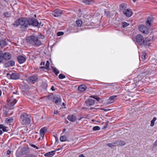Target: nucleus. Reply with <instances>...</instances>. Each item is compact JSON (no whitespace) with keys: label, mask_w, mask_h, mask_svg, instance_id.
Masks as SVG:
<instances>
[{"label":"nucleus","mask_w":157,"mask_h":157,"mask_svg":"<svg viewBox=\"0 0 157 157\" xmlns=\"http://www.w3.org/2000/svg\"><path fill=\"white\" fill-rule=\"evenodd\" d=\"M41 22H38L36 19L34 18L29 20L25 18L21 17L16 21L14 22L13 25L15 27H17L20 25L22 27L26 28L30 25L35 26H38L39 27L41 25ZM41 25L42 26L43 25Z\"/></svg>","instance_id":"f257e3e1"},{"label":"nucleus","mask_w":157,"mask_h":157,"mask_svg":"<svg viewBox=\"0 0 157 157\" xmlns=\"http://www.w3.org/2000/svg\"><path fill=\"white\" fill-rule=\"evenodd\" d=\"M26 40L28 43L34 45L39 46L41 44V41L38 40L36 37L34 36H28Z\"/></svg>","instance_id":"f03ea898"},{"label":"nucleus","mask_w":157,"mask_h":157,"mask_svg":"<svg viewBox=\"0 0 157 157\" xmlns=\"http://www.w3.org/2000/svg\"><path fill=\"white\" fill-rule=\"evenodd\" d=\"M20 121L22 124H29L31 122L30 116L26 113H23L21 115Z\"/></svg>","instance_id":"7ed1b4c3"},{"label":"nucleus","mask_w":157,"mask_h":157,"mask_svg":"<svg viewBox=\"0 0 157 157\" xmlns=\"http://www.w3.org/2000/svg\"><path fill=\"white\" fill-rule=\"evenodd\" d=\"M136 42L139 45H141L144 44L145 45L147 44L143 36L140 34L137 35L136 37Z\"/></svg>","instance_id":"20e7f679"},{"label":"nucleus","mask_w":157,"mask_h":157,"mask_svg":"<svg viewBox=\"0 0 157 157\" xmlns=\"http://www.w3.org/2000/svg\"><path fill=\"white\" fill-rule=\"evenodd\" d=\"M13 97L12 95H10L8 96V99L7 100L8 105L10 107L14 106L17 102L16 99L12 98Z\"/></svg>","instance_id":"39448f33"},{"label":"nucleus","mask_w":157,"mask_h":157,"mask_svg":"<svg viewBox=\"0 0 157 157\" xmlns=\"http://www.w3.org/2000/svg\"><path fill=\"white\" fill-rule=\"evenodd\" d=\"M138 28L139 30L144 34H147L149 33V29L145 25H140L138 26Z\"/></svg>","instance_id":"423d86ee"},{"label":"nucleus","mask_w":157,"mask_h":157,"mask_svg":"<svg viewBox=\"0 0 157 157\" xmlns=\"http://www.w3.org/2000/svg\"><path fill=\"white\" fill-rule=\"evenodd\" d=\"M7 75L8 77H10L11 79L13 80L19 79L20 78L19 74L16 72L12 73L11 74L7 73Z\"/></svg>","instance_id":"0eeeda50"},{"label":"nucleus","mask_w":157,"mask_h":157,"mask_svg":"<svg viewBox=\"0 0 157 157\" xmlns=\"http://www.w3.org/2000/svg\"><path fill=\"white\" fill-rule=\"evenodd\" d=\"M2 54L3 60L4 59L7 60H9L12 57L11 54L8 52L3 53L2 52Z\"/></svg>","instance_id":"6e6552de"},{"label":"nucleus","mask_w":157,"mask_h":157,"mask_svg":"<svg viewBox=\"0 0 157 157\" xmlns=\"http://www.w3.org/2000/svg\"><path fill=\"white\" fill-rule=\"evenodd\" d=\"M38 78L36 76L33 75L29 77L28 79V81L29 83H34L38 80Z\"/></svg>","instance_id":"1a4fd4ad"},{"label":"nucleus","mask_w":157,"mask_h":157,"mask_svg":"<svg viewBox=\"0 0 157 157\" xmlns=\"http://www.w3.org/2000/svg\"><path fill=\"white\" fill-rule=\"evenodd\" d=\"M123 13V14L127 17H130L132 14V12L131 10L129 9L124 10Z\"/></svg>","instance_id":"9d476101"},{"label":"nucleus","mask_w":157,"mask_h":157,"mask_svg":"<svg viewBox=\"0 0 157 157\" xmlns=\"http://www.w3.org/2000/svg\"><path fill=\"white\" fill-rule=\"evenodd\" d=\"M62 13V11L60 10L56 9L52 12V15L55 17H58L61 16Z\"/></svg>","instance_id":"9b49d317"},{"label":"nucleus","mask_w":157,"mask_h":157,"mask_svg":"<svg viewBox=\"0 0 157 157\" xmlns=\"http://www.w3.org/2000/svg\"><path fill=\"white\" fill-rule=\"evenodd\" d=\"M52 101L57 105H60L61 103V99L58 97L55 96L53 98Z\"/></svg>","instance_id":"f8f14e48"},{"label":"nucleus","mask_w":157,"mask_h":157,"mask_svg":"<svg viewBox=\"0 0 157 157\" xmlns=\"http://www.w3.org/2000/svg\"><path fill=\"white\" fill-rule=\"evenodd\" d=\"M153 20V17L151 16L148 17L146 21V24L148 27L151 26L152 25V21Z\"/></svg>","instance_id":"ddd939ff"},{"label":"nucleus","mask_w":157,"mask_h":157,"mask_svg":"<svg viewBox=\"0 0 157 157\" xmlns=\"http://www.w3.org/2000/svg\"><path fill=\"white\" fill-rule=\"evenodd\" d=\"M85 104L86 106H89L94 105L95 104V101L91 99H89L86 100Z\"/></svg>","instance_id":"4468645a"},{"label":"nucleus","mask_w":157,"mask_h":157,"mask_svg":"<svg viewBox=\"0 0 157 157\" xmlns=\"http://www.w3.org/2000/svg\"><path fill=\"white\" fill-rule=\"evenodd\" d=\"M26 60V58L22 56H19L17 57V60L20 64L24 63Z\"/></svg>","instance_id":"2eb2a0df"},{"label":"nucleus","mask_w":157,"mask_h":157,"mask_svg":"<svg viewBox=\"0 0 157 157\" xmlns=\"http://www.w3.org/2000/svg\"><path fill=\"white\" fill-rule=\"evenodd\" d=\"M63 148V147H62L60 149L59 148L57 150V151H59L60 149H62ZM56 151H53L49 152H48L44 154V156H45L48 157H52L55 154V152Z\"/></svg>","instance_id":"dca6fc26"},{"label":"nucleus","mask_w":157,"mask_h":157,"mask_svg":"<svg viewBox=\"0 0 157 157\" xmlns=\"http://www.w3.org/2000/svg\"><path fill=\"white\" fill-rule=\"evenodd\" d=\"M47 128L46 127L42 128L40 130V133L42 137H44L45 133L47 132Z\"/></svg>","instance_id":"f3484780"},{"label":"nucleus","mask_w":157,"mask_h":157,"mask_svg":"<svg viewBox=\"0 0 157 157\" xmlns=\"http://www.w3.org/2000/svg\"><path fill=\"white\" fill-rule=\"evenodd\" d=\"M67 119L70 121L73 122L76 120L77 117L75 116L72 114H71L68 116Z\"/></svg>","instance_id":"a211bd4d"},{"label":"nucleus","mask_w":157,"mask_h":157,"mask_svg":"<svg viewBox=\"0 0 157 157\" xmlns=\"http://www.w3.org/2000/svg\"><path fill=\"white\" fill-rule=\"evenodd\" d=\"M114 144H115V146L119 145L123 146L125 145V143L124 141L119 140L114 142Z\"/></svg>","instance_id":"6ab92c4d"},{"label":"nucleus","mask_w":157,"mask_h":157,"mask_svg":"<svg viewBox=\"0 0 157 157\" xmlns=\"http://www.w3.org/2000/svg\"><path fill=\"white\" fill-rule=\"evenodd\" d=\"M29 152L28 150L27 149L23 147L21 148L19 154L21 155H22L26 154Z\"/></svg>","instance_id":"aec40b11"},{"label":"nucleus","mask_w":157,"mask_h":157,"mask_svg":"<svg viewBox=\"0 0 157 157\" xmlns=\"http://www.w3.org/2000/svg\"><path fill=\"white\" fill-rule=\"evenodd\" d=\"M15 64V62L12 60L7 61L5 64V65L6 67H9L13 66Z\"/></svg>","instance_id":"412c9836"},{"label":"nucleus","mask_w":157,"mask_h":157,"mask_svg":"<svg viewBox=\"0 0 157 157\" xmlns=\"http://www.w3.org/2000/svg\"><path fill=\"white\" fill-rule=\"evenodd\" d=\"M7 45L5 39H0V48H2Z\"/></svg>","instance_id":"4be33fe9"},{"label":"nucleus","mask_w":157,"mask_h":157,"mask_svg":"<svg viewBox=\"0 0 157 157\" xmlns=\"http://www.w3.org/2000/svg\"><path fill=\"white\" fill-rule=\"evenodd\" d=\"M76 24L74 26L76 29H77L78 27H81L82 24V21L80 20H78L75 22Z\"/></svg>","instance_id":"5701e85b"},{"label":"nucleus","mask_w":157,"mask_h":157,"mask_svg":"<svg viewBox=\"0 0 157 157\" xmlns=\"http://www.w3.org/2000/svg\"><path fill=\"white\" fill-rule=\"evenodd\" d=\"M86 87L84 85H81L79 86L78 88V90L80 92H83L86 89Z\"/></svg>","instance_id":"b1692460"},{"label":"nucleus","mask_w":157,"mask_h":157,"mask_svg":"<svg viewBox=\"0 0 157 157\" xmlns=\"http://www.w3.org/2000/svg\"><path fill=\"white\" fill-rule=\"evenodd\" d=\"M83 3L86 5H90L93 4L94 2V0H82Z\"/></svg>","instance_id":"393cba45"},{"label":"nucleus","mask_w":157,"mask_h":157,"mask_svg":"<svg viewBox=\"0 0 157 157\" xmlns=\"http://www.w3.org/2000/svg\"><path fill=\"white\" fill-rule=\"evenodd\" d=\"M7 127L4 126V125L2 124H0V129H2L4 132L7 131Z\"/></svg>","instance_id":"a878e982"},{"label":"nucleus","mask_w":157,"mask_h":157,"mask_svg":"<svg viewBox=\"0 0 157 157\" xmlns=\"http://www.w3.org/2000/svg\"><path fill=\"white\" fill-rule=\"evenodd\" d=\"M52 69L53 70V72L56 75H57L59 73V71L57 69L56 67H52Z\"/></svg>","instance_id":"bb28decb"},{"label":"nucleus","mask_w":157,"mask_h":157,"mask_svg":"<svg viewBox=\"0 0 157 157\" xmlns=\"http://www.w3.org/2000/svg\"><path fill=\"white\" fill-rule=\"evenodd\" d=\"M67 139V137L65 136H63L60 137V140L62 142H65Z\"/></svg>","instance_id":"cd10ccee"},{"label":"nucleus","mask_w":157,"mask_h":157,"mask_svg":"<svg viewBox=\"0 0 157 157\" xmlns=\"http://www.w3.org/2000/svg\"><path fill=\"white\" fill-rule=\"evenodd\" d=\"M50 63L48 61H47L46 64L45 68L47 70H49Z\"/></svg>","instance_id":"c85d7f7f"},{"label":"nucleus","mask_w":157,"mask_h":157,"mask_svg":"<svg viewBox=\"0 0 157 157\" xmlns=\"http://www.w3.org/2000/svg\"><path fill=\"white\" fill-rule=\"evenodd\" d=\"M156 118L155 117H154L153 120L151 121V126H153L154 124V122L156 120Z\"/></svg>","instance_id":"c756f323"},{"label":"nucleus","mask_w":157,"mask_h":157,"mask_svg":"<svg viewBox=\"0 0 157 157\" xmlns=\"http://www.w3.org/2000/svg\"><path fill=\"white\" fill-rule=\"evenodd\" d=\"M117 97V96L116 95H113L110 96L109 99L110 101L116 99V98Z\"/></svg>","instance_id":"7c9ffc66"},{"label":"nucleus","mask_w":157,"mask_h":157,"mask_svg":"<svg viewBox=\"0 0 157 157\" xmlns=\"http://www.w3.org/2000/svg\"><path fill=\"white\" fill-rule=\"evenodd\" d=\"M13 121V119L11 118H7L5 122L7 123H9Z\"/></svg>","instance_id":"2f4dec72"},{"label":"nucleus","mask_w":157,"mask_h":157,"mask_svg":"<svg viewBox=\"0 0 157 157\" xmlns=\"http://www.w3.org/2000/svg\"><path fill=\"white\" fill-rule=\"evenodd\" d=\"M5 17H9L11 16L10 13L8 12H6L4 13Z\"/></svg>","instance_id":"473e14b6"},{"label":"nucleus","mask_w":157,"mask_h":157,"mask_svg":"<svg viewBox=\"0 0 157 157\" xmlns=\"http://www.w3.org/2000/svg\"><path fill=\"white\" fill-rule=\"evenodd\" d=\"M100 127L98 126H96L93 128V130L94 131H96L100 130Z\"/></svg>","instance_id":"72a5a7b5"},{"label":"nucleus","mask_w":157,"mask_h":157,"mask_svg":"<svg viewBox=\"0 0 157 157\" xmlns=\"http://www.w3.org/2000/svg\"><path fill=\"white\" fill-rule=\"evenodd\" d=\"M59 78L60 79H63L65 78V76L63 74H60L59 75Z\"/></svg>","instance_id":"f704fd0d"},{"label":"nucleus","mask_w":157,"mask_h":157,"mask_svg":"<svg viewBox=\"0 0 157 157\" xmlns=\"http://www.w3.org/2000/svg\"><path fill=\"white\" fill-rule=\"evenodd\" d=\"M107 145L110 147L115 146V144H114V142L112 143H108Z\"/></svg>","instance_id":"c9c22d12"},{"label":"nucleus","mask_w":157,"mask_h":157,"mask_svg":"<svg viewBox=\"0 0 157 157\" xmlns=\"http://www.w3.org/2000/svg\"><path fill=\"white\" fill-rule=\"evenodd\" d=\"M24 157H36L35 155L33 154H30L24 156Z\"/></svg>","instance_id":"e433bc0d"},{"label":"nucleus","mask_w":157,"mask_h":157,"mask_svg":"<svg viewBox=\"0 0 157 157\" xmlns=\"http://www.w3.org/2000/svg\"><path fill=\"white\" fill-rule=\"evenodd\" d=\"M2 51H0V63L3 61Z\"/></svg>","instance_id":"4c0bfd02"},{"label":"nucleus","mask_w":157,"mask_h":157,"mask_svg":"<svg viewBox=\"0 0 157 157\" xmlns=\"http://www.w3.org/2000/svg\"><path fill=\"white\" fill-rule=\"evenodd\" d=\"M64 34V33L63 32H59L57 33V35L58 36L63 35Z\"/></svg>","instance_id":"58836bf2"},{"label":"nucleus","mask_w":157,"mask_h":157,"mask_svg":"<svg viewBox=\"0 0 157 157\" xmlns=\"http://www.w3.org/2000/svg\"><path fill=\"white\" fill-rule=\"evenodd\" d=\"M128 25V24L126 22L123 23V27H125Z\"/></svg>","instance_id":"ea45409f"},{"label":"nucleus","mask_w":157,"mask_h":157,"mask_svg":"<svg viewBox=\"0 0 157 157\" xmlns=\"http://www.w3.org/2000/svg\"><path fill=\"white\" fill-rule=\"evenodd\" d=\"M105 14L107 16H108L110 14V12L108 11L105 10Z\"/></svg>","instance_id":"a19ab883"},{"label":"nucleus","mask_w":157,"mask_h":157,"mask_svg":"<svg viewBox=\"0 0 157 157\" xmlns=\"http://www.w3.org/2000/svg\"><path fill=\"white\" fill-rule=\"evenodd\" d=\"M124 4H122L121 5V6H120V8L121 10L123 9L124 8Z\"/></svg>","instance_id":"79ce46f5"},{"label":"nucleus","mask_w":157,"mask_h":157,"mask_svg":"<svg viewBox=\"0 0 157 157\" xmlns=\"http://www.w3.org/2000/svg\"><path fill=\"white\" fill-rule=\"evenodd\" d=\"M153 145L154 147L157 146V140H156L153 144Z\"/></svg>","instance_id":"37998d69"},{"label":"nucleus","mask_w":157,"mask_h":157,"mask_svg":"<svg viewBox=\"0 0 157 157\" xmlns=\"http://www.w3.org/2000/svg\"><path fill=\"white\" fill-rule=\"evenodd\" d=\"M31 147H32L34 148H35L37 149H39L38 147L34 144H31Z\"/></svg>","instance_id":"c03bdc74"},{"label":"nucleus","mask_w":157,"mask_h":157,"mask_svg":"<svg viewBox=\"0 0 157 157\" xmlns=\"http://www.w3.org/2000/svg\"><path fill=\"white\" fill-rule=\"evenodd\" d=\"M6 153L7 155H10L11 153V151L10 150H8L6 152Z\"/></svg>","instance_id":"a18cd8bd"},{"label":"nucleus","mask_w":157,"mask_h":157,"mask_svg":"<svg viewBox=\"0 0 157 157\" xmlns=\"http://www.w3.org/2000/svg\"><path fill=\"white\" fill-rule=\"evenodd\" d=\"M58 113H59V112L58 111V110H55L54 111V113L55 114H58Z\"/></svg>","instance_id":"49530a36"},{"label":"nucleus","mask_w":157,"mask_h":157,"mask_svg":"<svg viewBox=\"0 0 157 157\" xmlns=\"http://www.w3.org/2000/svg\"><path fill=\"white\" fill-rule=\"evenodd\" d=\"M145 56H146V54H145V55H143L142 56V58L143 59H144L145 58Z\"/></svg>","instance_id":"de8ad7c7"},{"label":"nucleus","mask_w":157,"mask_h":157,"mask_svg":"<svg viewBox=\"0 0 157 157\" xmlns=\"http://www.w3.org/2000/svg\"><path fill=\"white\" fill-rule=\"evenodd\" d=\"M54 87L53 86H52L51 89L52 91H54L55 89L54 88Z\"/></svg>","instance_id":"09e8293b"},{"label":"nucleus","mask_w":157,"mask_h":157,"mask_svg":"<svg viewBox=\"0 0 157 157\" xmlns=\"http://www.w3.org/2000/svg\"><path fill=\"white\" fill-rule=\"evenodd\" d=\"M40 69H44V68H45V67H43V66H42V67H40Z\"/></svg>","instance_id":"8fccbe9b"},{"label":"nucleus","mask_w":157,"mask_h":157,"mask_svg":"<svg viewBox=\"0 0 157 157\" xmlns=\"http://www.w3.org/2000/svg\"><path fill=\"white\" fill-rule=\"evenodd\" d=\"M79 157H84V156L83 154H80L79 155Z\"/></svg>","instance_id":"3c124183"},{"label":"nucleus","mask_w":157,"mask_h":157,"mask_svg":"<svg viewBox=\"0 0 157 157\" xmlns=\"http://www.w3.org/2000/svg\"><path fill=\"white\" fill-rule=\"evenodd\" d=\"M44 62H41V63H40V65H44Z\"/></svg>","instance_id":"603ef678"},{"label":"nucleus","mask_w":157,"mask_h":157,"mask_svg":"<svg viewBox=\"0 0 157 157\" xmlns=\"http://www.w3.org/2000/svg\"><path fill=\"white\" fill-rule=\"evenodd\" d=\"M17 91H16L15 92H13V94H17Z\"/></svg>","instance_id":"864d4df0"},{"label":"nucleus","mask_w":157,"mask_h":157,"mask_svg":"<svg viewBox=\"0 0 157 157\" xmlns=\"http://www.w3.org/2000/svg\"><path fill=\"white\" fill-rule=\"evenodd\" d=\"M66 129L65 128H64L63 130V133H64V132L66 131Z\"/></svg>","instance_id":"5fc2aeb1"},{"label":"nucleus","mask_w":157,"mask_h":157,"mask_svg":"<svg viewBox=\"0 0 157 157\" xmlns=\"http://www.w3.org/2000/svg\"><path fill=\"white\" fill-rule=\"evenodd\" d=\"M2 131L0 130V135H2Z\"/></svg>","instance_id":"6e6d98bb"},{"label":"nucleus","mask_w":157,"mask_h":157,"mask_svg":"<svg viewBox=\"0 0 157 157\" xmlns=\"http://www.w3.org/2000/svg\"><path fill=\"white\" fill-rule=\"evenodd\" d=\"M94 98L95 99H96L97 101H99V98Z\"/></svg>","instance_id":"4d7b16f0"},{"label":"nucleus","mask_w":157,"mask_h":157,"mask_svg":"<svg viewBox=\"0 0 157 157\" xmlns=\"http://www.w3.org/2000/svg\"><path fill=\"white\" fill-rule=\"evenodd\" d=\"M107 126V124H106L105 126H104V127H105V128H106Z\"/></svg>","instance_id":"13d9d810"},{"label":"nucleus","mask_w":157,"mask_h":157,"mask_svg":"<svg viewBox=\"0 0 157 157\" xmlns=\"http://www.w3.org/2000/svg\"><path fill=\"white\" fill-rule=\"evenodd\" d=\"M1 94H2V92H1V90H0V96L1 95Z\"/></svg>","instance_id":"bf43d9fd"},{"label":"nucleus","mask_w":157,"mask_h":157,"mask_svg":"<svg viewBox=\"0 0 157 157\" xmlns=\"http://www.w3.org/2000/svg\"><path fill=\"white\" fill-rule=\"evenodd\" d=\"M82 118L80 117L79 119H78V120L79 121Z\"/></svg>","instance_id":"052dcab7"},{"label":"nucleus","mask_w":157,"mask_h":157,"mask_svg":"<svg viewBox=\"0 0 157 157\" xmlns=\"http://www.w3.org/2000/svg\"><path fill=\"white\" fill-rule=\"evenodd\" d=\"M136 0H132V1L134 2H136Z\"/></svg>","instance_id":"680f3d73"},{"label":"nucleus","mask_w":157,"mask_h":157,"mask_svg":"<svg viewBox=\"0 0 157 157\" xmlns=\"http://www.w3.org/2000/svg\"><path fill=\"white\" fill-rule=\"evenodd\" d=\"M105 111H108V110H109V109H105L104 110Z\"/></svg>","instance_id":"e2e57ef3"},{"label":"nucleus","mask_w":157,"mask_h":157,"mask_svg":"<svg viewBox=\"0 0 157 157\" xmlns=\"http://www.w3.org/2000/svg\"><path fill=\"white\" fill-rule=\"evenodd\" d=\"M44 36H41V38H44Z\"/></svg>","instance_id":"0e129e2a"},{"label":"nucleus","mask_w":157,"mask_h":157,"mask_svg":"<svg viewBox=\"0 0 157 157\" xmlns=\"http://www.w3.org/2000/svg\"><path fill=\"white\" fill-rule=\"evenodd\" d=\"M62 104H63V105H64V102H63V103H62Z\"/></svg>","instance_id":"69168bd1"},{"label":"nucleus","mask_w":157,"mask_h":157,"mask_svg":"<svg viewBox=\"0 0 157 157\" xmlns=\"http://www.w3.org/2000/svg\"><path fill=\"white\" fill-rule=\"evenodd\" d=\"M34 16L36 17V15H35Z\"/></svg>","instance_id":"338daca9"},{"label":"nucleus","mask_w":157,"mask_h":157,"mask_svg":"<svg viewBox=\"0 0 157 157\" xmlns=\"http://www.w3.org/2000/svg\"><path fill=\"white\" fill-rule=\"evenodd\" d=\"M93 109V108H90V109Z\"/></svg>","instance_id":"774afa93"}]
</instances>
